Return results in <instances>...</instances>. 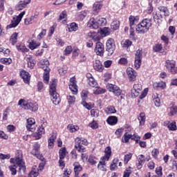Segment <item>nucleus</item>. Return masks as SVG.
Returning a JSON list of instances; mask_svg holds the SVG:
<instances>
[{
  "instance_id": "obj_1",
  "label": "nucleus",
  "mask_w": 177,
  "mask_h": 177,
  "mask_svg": "<svg viewBox=\"0 0 177 177\" xmlns=\"http://www.w3.org/2000/svg\"><path fill=\"white\" fill-rule=\"evenodd\" d=\"M10 162L12 163V165L9 166V169L12 175H16V174H17V170L16 169L17 167H19L20 173L26 172V163L23 160V153L21 151H18L15 158H11Z\"/></svg>"
},
{
  "instance_id": "obj_2",
  "label": "nucleus",
  "mask_w": 177,
  "mask_h": 177,
  "mask_svg": "<svg viewBox=\"0 0 177 177\" xmlns=\"http://www.w3.org/2000/svg\"><path fill=\"white\" fill-rule=\"evenodd\" d=\"M153 24L151 23V19H144L140 24L136 26V31L138 34H146Z\"/></svg>"
},
{
  "instance_id": "obj_3",
  "label": "nucleus",
  "mask_w": 177,
  "mask_h": 177,
  "mask_svg": "<svg viewBox=\"0 0 177 177\" xmlns=\"http://www.w3.org/2000/svg\"><path fill=\"white\" fill-rule=\"evenodd\" d=\"M107 24V20L102 17H97L95 19L94 18L90 19L87 24V27L94 30H97L99 27H103Z\"/></svg>"
},
{
  "instance_id": "obj_4",
  "label": "nucleus",
  "mask_w": 177,
  "mask_h": 177,
  "mask_svg": "<svg viewBox=\"0 0 177 177\" xmlns=\"http://www.w3.org/2000/svg\"><path fill=\"white\" fill-rule=\"evenodd\" d=\"M57 84V80H52L50 84V95L51 96V100L55 106H57L60 103V98L59 97V94L56 92V85Z\"/></svg>"
},
{
  "instance_id": "obj_5",
  "label": "nucleus",
  "mask_w": 177,
  "mask_h": 177,
  "mask_svg": "<svg viewBox=\"0 0 177 177\" xmlns=\"http://www.w3.org/2000/svg\"><path fill=\"white\" fill-rule=\"evenodd\" d=\"M18 106H20V107L25 110H30V111H37V110H38V104L37 103L27 102L23 99L19 100Z\"/></svg>"
},
{
  "instance_id": "obj_6",
  "label": "nucleus",
  "mask_w": 177,
  "mask_h": 177,
  "mask_svg": "<svg viewBox=\"0 0 177 177\" xmlns=\"http://www.w3.org/2000/svg\"><path fill=\"white\" fill-rule=\"evenodd\" d=\"M86 146L88 145V140L85 138H82L77 137L75 139V149L79 151V153H85L86 149L84 146Z\"/></svg>"
},
{
  "instance_id": "obj_7",
  "label": "nucleus",
  "mask_w": 177,
  "mask_h": 177,
  "mask_svg": "<svg viewBox=\"0 0 177 177\" xmlns=\"http://www.w3.org/2000/svg\"><path fill=\"white\" fill-rule=\"evenodd\" d=\"M24 15H26V11L21 12L17 17H13L12 20H11V23L6 26V29L10 30V28H16L21 21Z\"/></svg>"
},
{
  "instance_id": "obj_8",
  "label": "nucleus",
  "mask_w": 177,
  "mask_h": 177,
  "mask_svg": "<svg viewBox=\"0 0 177 177\" xmlns=\"http://www.w3.org/2000/svg\"><path fill=\"white\" fill-rule=\"evenodd\" d=\"M166 68L171 74H177L176 62L174 59H167L165 63Z\"/></svg>"
},
{
  "instance_id": "obj_9",
  "label": "nucleus",
  "mask_w": 177,
  "mask_h": 177,
  "mask_svg": "<svg viewBox=\"0 0 177 177\" xmlns=\"http://www.w3.org/2000/svg\"><path fill=\"white\" fill-rule=\"evenodd\" d=\"M108 56H111L115 50V41L113 38H109L106 43Z\"/></svg>"
},
{
  "instance_id": "obj_10",
  "label": "nucleus",
  "mask_w": 177,
  "mask_h": 177,
  "mask_svg": "<svg viewBox=\"0 0 177 177\" xmlns=\"http://www.w3.org/2000/svg\"><path fill=\"white\" fill-rule=\"evenodd\" d=\"M106 89L109 92H111L115 96H121V93H122V90L120 88V87L114 84H107Z\"/></svg>"
},
{
  "instance_id": "obj_11",
  "label": "nucleus",
  "mask_w": 177,
  "mask_h": 177,
  "mask_svg": "<svg viewBox=\"0 0 177 177\" xmlns=\"http://www.w3.org/2000/svg\"><path fill=\"white\" fill-rule=\"evenodd\" d=\"M142 50L138 49L136 53L135 61H134V67L138 70L142 66Z\"/></svg>"
},
{
  "instance_id": "obj_12",
  "label": "nucleus",
  "mask_w": 177,
  "mask_h": 177,
  "mask_svg": "<svg viewBox=\"0 0 177 177\" xmlns=\"http://www.w3.org/2000/svg\"><path fill=\"white\" fill-rule=\"evenodd\" d=\"M69 89L71 91L73 95H77V93H78V86H77V80L74 77L70 79Z\"/></svg>"
},
{
  "instance_id": "obj_13",
  "label": "nucleus",
  "mask_w": 177,
  "mask_h": 177,
  "mask_svg": "<svg viewBox=\"0 0 177 177\" xmlns=\"http://www.w3.org/2000/svg\"><path fill=\"white\" fill-rule=\"evenodd\" d=\"M126 73L130 82L136 81V77L138 75V73H136V71H135L133 68L131 67L127 68L126 70Z\"/></svg>"
},
{
  "instance_id": "obj_14",
  "label": "nucleus",
  "mask_w": 177,
  "mask_h": 177,
  "mask_svg": "<svg viewBox=\"0 0 177 177\" xmlns=\"http://www.w3.org/2000/svg\"><path fill=\"white\" fill-rule=\"evenodd\" d=\"M94 52L97 55V56H104V45L102 42L98 41L96 43Z\"/></svg>"
},
{
  "instance_id": "obj_15",
  "label": "nucleus",
  "mask_w": 177,
  "mask_h": 177,
  "mask_svg": "<svg viewBox=\"0 0 177 177\" xmlns=\"http://www.w3.org/2000/svg\"><path fill=\"white\" fill-rule=\"evenodd\" d=\"M140 92H142V84H135L131 89V97H138L140 95Z\"/></svg>"
},
{
  "instance_id": "obj_16",
  "label": "nucleus",
  "mask_w": 177,
  "mask_h": 177,
  "mask_svg": "<svg viewBox=\"0 0 177 177\" xmlns=\"http://www.w3.org/2000/svg\"><path fill=\"white\" fill-rule=\"evenodd\" d=\"M24 60L27 62L28 67H29V68H34L36 63L35 59H34V56L28 54L25 56Z\"/></svg>"
},
{
  "instance_id": "obj_17",
  "label": "nucleus",
  "mask_w": 177,
  "mask_h": 177,
  "mask_svg": "<svg viewBox=\"0 0 177 177\" xmlns=\"http://www.w3.org/2000/svg\"><path fill=\"white\" fill-rule=\"evenodd\" d=\"M26 128L28 131L34 132L35 131V119L30 118L27 120Z\"/></svg>"
},
{
  "instance_id": "obj_18",
  "label": "nucleus",
  "mask_w": 177,
  "mask_h": 177,
  "mask_svg": "<svg viewBox=\"0 0 177 177\" xmlns=\"http://www.w3.org/2000/svg\"><path fill=\"white\" fill-rule=\"evenodd\" d=\"M153 88L156 91H162L167 88V83L162 81L158 82H156L153 84Z\"/></svg>"
},
{
  "instance_id": "obj_19",
  "label": "nucleus",
  "mask_w": 177,
  "mask_h": 177,
  "mask_svg": "<svg viewBox=\"0 0 177 177\" xmlns=\"http://www.w3.org/2000/svg\"><path fill=\"white\" fill-rule=\"evenodd\" d=\"M20 75L25 84H30V79L31 78V76L30 75V73H28V72L26 71H21Z\"/></svg>"
},
{
  "instance_id": "obj_20",
  "label": "nucleus",
  "mask_w": 177,
  "mask_h": 177,
  "mask_svg": "<svg viewBox=\"0 0 177 177\" xmlns=\"http://www.w3.org/2000/svg\"><path fill=\"white\" fill-rule=\"evenodd\" d=\"M45 133V124H41V127L38 129L37 133L35 134V138L38 140L41 139L42 135Z\"/></svg>"
},
{
  "instance_id": "obj_21",
  "label": "nucleus",
  "mask_w": 177,
  "mask_h": 177,
  "mask_svg": "<svg viewBox=\"0 0 177 177\" xmlns=\"http://www.w3.org/2000/svg\"><path fill=\"white\" fill-rule=\"evenodd\" d=\"M164 126L167 127L169 131H176L177 129L176 122L170 123L169 121H166L164 122Z\"/></svg>"
},
{
  "instance_id": "obj_22",
  "label": "nucleus",
  "mask_w": 177,
  "mask_h": 177,
  "mask_svg": "<svg viewBox=\"0 0 177 177\" xmlns=\"http://www.w3.org/2000/svg\"><path fill=\"white\" fill-rule=\"evenodd\" d=\"M93 68L96 70V71H99V73H102L103 71V64L100 60H95L93 63Z\"/></svg>"
},
{
  "instance_id": "obj_23",
  "label": "nucleus",
  "mask_w": 177,
  "mask_h": 177,
  "mask_svg": "<svg viewBox=\"0 0 177 177\" xmlns=\"http://www.w3.org/2000/svg\"><path fill=\"white\" fill-rule=\"evenodd\" d=\"M73 166H74L75 176L79 177L78 175H80V172L82 171V167H81V165H80L79 162L73 163Z\"/></svg>"
},
{
  "instance_id": "obj_24",
  "label": "nucleus",
  "mask_w": 177,
  "mask_h": 177,
  "mask_svg": "<svg viewBox=\"0 0 177 177\" xmlns=\"http://www.w3.org/2000/svg\"><path fill=\"white\" fill-rule=\"evenodd\" d=\"M88 15H89V11L88 10L82 11L77 14V20H80V21H82V20H84L85 17L88 16Z\"/></svg>"
},
{
  "instance_id": "obj_25",
  "label": "nucleus",
  "mask_w": 177,
  "mask_h": 177,
  "mask_svg": "<svg viewBox=\"0 0 177 177\" xmlns=\"http://www.w3.org/2000/svg\"><path fill=\"white\" fill-rule=\"evenodd\" d=\"M105 155L102 157V160L109 161L110 157H111V147H107L104 150Z\"/></svg>"
},
{
  "instance_id": "obj_26",
  "label": "nucleus",
  "mask_w": 177,
  "mask_h": 177,
  "mask_svg": "<svg viewBox=\"0 0 177 177\" xmlns=\"http://www.w3.org/2000/svg\"><path fill=\"white\" fill-rule=\"evenodd\" d=\"M39 67L43 68L45 71V69L49 68V61L48 59H42L39 62Z\"/></svg>"
},
{
  "instance_id": "obj_27",
  "label": "nucleus",
  "mask_w": 177,
  "mask_h": 177,
  "mask_svg": "<svg viewBox=\"0 0 177 177\" xmlns=\"http://www.w3.org/2000/svg\"><path fill=\"white\" fill-rule=\"evenodd\" d=\"M38 17V15H32L30 17H28L25 19V24L26 26H28V24H32L35 21H37V19Z\"/></svg>"
},
{
  "instance_id": "obj_28",
  "label": "nucleus",
  "mask_w": 177,
  "mask_h": 177,
  "mask_svg": "<svg viewBox=\"0 0 177 177\" xmlns=\"http://www.w3.org/2000/svg\"><path fill=\"white\" fill-rule=\"evenodd\" d=\"M39 46H41V43L35 40H32L28 44V47L29 48L31 49V50H34V49H37V48H38Z\"/></svg>"
},
{
  "instance_id": "obj_29",
  "label": "nucleus",
  "mask_w": 177,
  "mask_h": 177,
  "mask_svg": "<svg viewBox=\"0 0 177 177\" xmlns=\"http://www.w3.org/2000/svg\"><path fill=\"white\" fill-rule=\"evenodd\" d=\"M102 8H103V4H102V3L95 2L93 6V11L95 12V13H99Z\"/></svg>"
},
{
  "instance_id": "obj_30",
  "label": "nucleus",
  "mask_w": 177,
  "mask_h": 177,
  "mask_svg": "<svg viewBox=\"0 0 177 177\" xmlns=\"http://www.w3.org/2000/svg\"><path fill=\"white\" fill-rule=\"evenodd\" d=\"M16 48L19 52H22V53H27L29 50L23 44H17Z\"/></svg>"
},
{
  "instance_id": "obj_31",
  "label": "nucleus",
  "mask_w": 177,
  "mask_h": 177,
  "mask_svg": "<svg viewBox=\"0 0 177 177\" xmlns=\"http://www.w3.org/2000/svg\"><path fill=\"white\" fill-rule=\"evenodd\" d=\"M68 31L69 32L78 31V25L75 22L71 23L69 25H68Z\"/></svg>"
},
{
  "instance_id": "obj_32",
  "label": "nucleus",
  "mask_w": 177,
  "mask_h": 177,
  "mask_svg": "<svg viewBox=\"0 0 177 177\" xmlns=\"http://www.w3.org/2000/svg\"><path fill=\"white\" fill-rule=\"evenodd\" d=\"M55 140H56V134H53L48 140V149H53Z\"/></svg>"
},
{
  "instance_id": "obj_33",
  "label": "nucleus",
  "mask_w": 177,
  "mask_h": 177,
  "mask_svg": "<svg viewBox=\"0 0 177 177\" xmlns=\"http://www.w3.org/2000/svg\"><path fill=\"white\" fill-rule=\"evenodd\" d=\"M158 10H160V13L165 15V17L169 16V10H168V8L165 6H160L158 7Z\"/></svg>"
},
{
  "instance_id": "obj_34",
  "label": "nucleus",
  "mask_w": 177,
  "mask_h": 177,
  "mask_svg": "<svg viewBox=\"0 0 177 177\" xmlns=\"http://www.w3.org/2000/svg\"><path fill=\"white\" fill-rule=\"evenodd\" d=\"M106 122L109 125H115L118 122V118L116 116H110L106 120Z\"/></svg>"
},
{
  "instance_id": "obj_35",
  "label": "nucleus",
  "mask_w": 177,
  "mask_h": 177,
  "mask_svg": "<svg viewBox=\"0 0 177 177\" xmlns=\"http://www.w3.org/2000/svg\"><path fill=\"white\" fill-rule=\"evenodd\" d=\"M111 28L113 31H116L120 28V21L118 20H113L111 24Z\"/></svg>"
},
{
  "instance_id": "obj_36",
  "label": "nucleus",
  "mask_w": 177,
  "mask_h": 177,
  "mask_svg": "<svg viewBox=\"0 0 177 177\" xmlns=\"http://www.w3.org/2000/svg\"><path fill=\"white\" fill-rule=\"evenodd\" d=\"M49 71H50V68L44 69V75L43 76V80L45 84H49Z\"/></svg>"
},
{
  "instance_id": "obj_37",
  "label": "nucleus",
  "mask_w": 177,
  "mask_h": 177,
  "mask_svg": "<svg viewBox=\"0 0 177 177\" xmlns=\"http://www.w3.org/2000/svg\"><path fill=\"white\" fill-rule=\"evenodd\" d=\"M120 160H118V158H115L112 163L110 165V169L111 171H115V169H117L118 167V162H119Z\"/></svg>"
},
{
  "instance_id": "obj_38",
  "label": "nucleus",
  "mask_w": 177,
  "mask_h": 177,
  "mask_svg": "<svg viewBox=\"0 0 177 177\" xmlns=\"http://www.w3.org/2000/svg\"><path fill=\"white\" fill-rule=\"evenodd\" d=\"M87 161L88 162H89L91 165H95V164H97V158H96V157L92 155H90L87 158Z\"/></svg>"
},
{
  "instance_id": "obj_39",
  "label": "nucleus",
  "mask_w": 177,
  "mask_h": 177,
  "mask_svg": "<svg viewBox=\"0 0 177 177\" xmlns=\"http://www.w3.org/2000/svg\"><path fill=\"white\" fill-rule=\"evenodd\" d=\"M106 161L102 158V161L99 162L97 168L100 171H106Z\"/></svg>"
},
{
  "instance_id": "obj_40",
  "label": "nucleus",
  "mask_w": 177,
  "mask_h": 177,
  "mask_svg": "<svg viewBox=\"0 0 177 177\" xmlns=\"http://www.w3.org/2000/svg\"><path fill=\"white\" fill-rule=\"evenodd\" d=\"M67 129L71 133H73V132H77V131H80V127L74 124H68Z\"/></svg>"
},
{
  "instance_id": "obj_41",
  "label": "nucleus",
  "mask_w": 177,
  "mask_h": 177,
  "mask_svg": "<svg viewBox=\"0 0 177 177\" xmlns=\"http://www.w3.org/2000/svg\"><path fill=\"white\" fill-rule=\"evenodd\" d=\"M67 154V151L66 150V147L61 148L59 151V156L61 160H64L66 158V155Z\"/></svg>"
},
{
  "instance_id": "obj_42",
  "label": "nucleus",
  "mask_w": 177,
  "mask_h": 177,
  "mask_svg": "<svg viewBox=\"0 0 177 177\" xmlns=\"http://www.w3.org/2000/svg\"><path fill=\"white\" fill-rule=\"evenodd\" d=\"M95 89L93 90L94 95H102L106 93V89L102 88L100 87H95Z\"/></svg>"
},
{
  "instance_id": "obj_43",
  "label": "nucleus",
  "mask_w": 177,
  "mask_h": 177,
  "mask_svg": "<svg viewBox=\"0 0 177 177\" xmlns=\"http://www.w3.org/2000/svg\"><path fill=\"white\" fill-rule=\"evenodd\" d=\"M19 35V33L14 32L10 39V42L12 44V45H15L17 42V37Z\"/></svg>"
},
{
  "instance_id": "obj_44",
  "label": "nucleus",
  "mask_w": 177,
  "mask_h": 177,
  "mask_svg": "<svg viewBox=\"0 0 177 177\" xmlns=\"http://www.w3.org/2000/svg\"><path fill=\"white\" fill-rule=\"evenodd\" d=\"M110 28L105 27L101 29V35H103V37H107V35H110Z\"/></svg>"
},
{
  "instance_id": "obj_45",
  "label": "nucleus",
  "mask_w": 177,
  "mask_h": 177,
  "mask_svg": "<svg viewBox=\"0 0 177 177\" xmlns=\"http://www.w3.org/2000/svg\"><path fill=\"white\" fill-rule=\"evenodd\" d=\"M129 20L130 27H132L137 21H138L139 18L138 17H133L131 15L129 17Z\"/></svg>"
},
{
  "instance_id": "obj_46",
  "label": "nucleus",
  "mask_w": 177,
  "mask_h": 177,
  "mask_svg": "<svg viewBox=\"0 0 177 177\" xmlns=\"http://www.w3.org/2000/svg\"><path fill=\"white\" fill-rule=\"evenodd\" d=\"M138 120L140 121V125H145V122H146V115L145 113H141L140 114Z\"/></svg>"
},
{
  "instance_id": "obj_47",
  "label": "nucleus",
  "mask_w": 177,
  "mask_h": 177,
  "mask_svg": "<svg viewBox=\"0 0 177 177\" xmlns=\"http://www.w3.org/2000/svg\"><path fill=\"white\" fill-rule=\"evenodd\" d=\"M132 153H127L126 155H124V164L125 165H127V164H128V162H129V161H131V160H132Z\"/></svg>"
},
{
  "instance_id": "obj_48",
  "label": "nucleus",
  "mask_w": 177,
  "mask_h": 177,
  "mask_svg": "<svg viewBox=\"0 0 177 177\" xmlns=\"http://www.w3.org/2000/svg\"><path fill=\"white\" fill-rule=\"evenodd\" d=\"M138 162H143L145 163V161H149L150 160V156H147L146 158L143 155H139L137 157Z\"/></svg>"
},
{
  "instance_id": "obj_49",
  "label": "nucleus",
  "mask_w": 177,
  "mask_h": 177,
  "mask_svg": "<svg viewBox=\"0 0 177 177\" xmlns=\"http://www.w3.org/2000/svg\"><path fill=\"white\" fill-rule=\"evenodd\" d=\"M130 139H132V135L125 133L122 137V142L123 143H128Z\"/></svg>"
},
{
  "instance_id": "obj_50",
  "label": "nucleus",
  "mask_w": 177,
  "mask_h": 177,
  "mask_svg": "<svg viewBox=\"0 0 177 177\" xmlns=\"http://www.w3.org/2000/svg\"><path fill=\"white\" fill-rule=\"evenodd\" d=\"M88 84L89 86H91V88H97V86H99L97 82L95 80V78L90 79V80H88Z\"/></svg>"
},
{
  "instance_id": "obj_51",
  "label": "nucleus",
  "mask_w": 177,
  "mask_h": 177,
  "mask_svg": "<svg viewBox=\"0 0 177 177\" xmlns=\"http://www.w3.org/2000/svg\"><path fill=\"white\" fill-rule=\"evenodd\" d=\"M153 103L156 107H160V97H158V94H154L153 96Z\"/></svg>"
},
{
  "instance_id": "obj_52",
  "label": "nucleus",
  "mask_w": 177,
  "mask_h": 177,
  "mask_svg": "<svg viewBox=\"0 0 177 177\" xmlns=\"http://www.w3.org/2000/svg\"><path fill=\"white\" fill-rule=\"evenodd\" d=\"M122 48H129L132 45V41L129 39L123 40L121 42Z\"/></svg>"
},
{
  "instance_id": "obj_53",
  "label": "nucleus",
  "mask_w": 177,
  "mask_h": 177,
  "mask_svg": "<svg viewBox=\"0 0 177 177\" xmlns=\"http://www.w3.org/2000/svg\"><path fill=\"white\" fill-rule=\"evenodd\" d=\"M0 63H2V64H6V66H9V64H12V59L11 58H1Z\"/></svg>"
},
{
  "instance_id": "obj_54",
  "label": "nucleus",
  "mask_w": 177,
  "mask_h": 177,
  "mask_svg": "<svg viewBox=\"0 0 177 177\" xmlns=\"http://www.w3.org/2000/svg\"><path fill=\"white\" fill-rule=\"evenodd\" d=\"M67 70H68L67 66H63L59 68V69H58L59 74H60V75H65L67 73Z\"/></svg>"
},
{
  "instance_id": "obj_55",
  "label": "nucleus",
  "mask_w": 177,
  "mask_h": 177,
  "mask_svg": "<svg viewBox=\"0 0 177 177\" xmlns=\"http://www.w3.org/2000/svg\"><path fill=\"white\" fill-rule=\"evenodd\" d=\"M105 111L108 114H115V113H117V111L114 106H108L106 108Z\"/></svg>"
},
{
  "instance_id": "obj_56",
  "label": "nucleus",
  "mask_w": 177,
  "mask_h": 177,
  "mask_svg": "<svg viewBox=\"0 0 177 177\" xmlns=\"http://www.w3.org/2000/svg\"><path fill=\"white\" fill-rule=\"evenodd\" d=\"M177 113V106H170V111L169 113V115L172 117V115H175Z\"/></svg>"
},
{
  "instance_id": "obj_57",
  "label": "nucleus",
  "mask_w": 177,
  "mask_h": 177,
  "mask_svg": "<svg viewBox=\"0 0 177 177\" xmlns=\"http://www.w3.org/2000/svg\"><path fill=\"white\" fill-rule=\"evenodd\" d=\"M26 4L23 1H19V3L16 6V10H23L26 8Z\"/></svg>"
},
{
  "instance_id": "obj_58",
  "label": "nucleus",
  "mask_w": 177,
  "mask_h": 177,
  "mask_svg": "<svg viewBox=\"0 0 177 177\" xmlns=\"http://www.w3.org/2000/svg\"><path fill=\"white\" fill-rule=\"evenodd\" d=\"M131 174H132V168L131 167H128L124 171L123 177H129V176H131Z\"/></svg>"
},
{
  "instance_id": "obj_59",
  "label": "nucleus",
  "mask_w": 177,
  "mask_h": 177,
  "mask_svg": "<svg viewBox=\"0 0 177 177\" xmlns=\"http://www.w3.org/2000/svg\"><path fill=\"white\" fill-rule=\"evenodd\" d=\"M91 117H94L95 118H97L99 117V109H91Z\"/></svg>"
},
{
  "instance_id": "obj_60",
  "label": "nucleus",
  "mask_w": 177,
  "mask_h": 177,
  "mask_svg": "<svg viewBox=\"0 0 177 177\" xmlns=\"http://www.w3.org/2000/svg\"><path fill=\"white\" fill-rule=\"evenodd\" d=\"M88 126L92 129H97V128H99V124H97V122H96V120H93Z\"/></svg>"
},
{
  "instance_id": "obj_61",
  "label": "nucleus",
  "mask_w": 177,
  "mask_h": 177,
  "mask_svg": "<svg viewBox=\"0 0 177 177\" xmlns=\"http://www.w3.org/2000/svg\"><path fill=\"white\" fill-rule=\"evenodd\" d=\"M46 35V30L43 29L41 32L37 35V41H41Z\"/></svg>"
},
{
  "instance_id": "obj_62",
  "label": "nucleus",
  "mask_w": 177,
  "mask_h": 177,
  "mask_svg": "<svg viewBox=\"0 0 177 177\" xmlns=\"http://www.w3.org/2000/svg\"><path fill=\"white\" fill-rule=\"evenodd\" d=\"M59 20H67V11L64 10L59 15Z\"/></svg>"
},
{
  "instance_id": "obj_63",
  "label": "nucleus",
  "mask_w": 177,
  "mask_h": 177,
  "mask_svg": "<svg viewBox=\"0 0 177 177\" xmlns=\"http://www.w3.org/2000/svg\"><path fill=\"white\" fill-rule=\"evenodd\" d=\"M88 92L86 90H83L81 93V97L82 100H86L88 99Z\"/></svg>"
},
{
  "instance_id": "obj_64",
  "label": "nucleus",
  "mask_w": 177,
  "mask_h": 177,
  "mask_svg": "<svg viewBox=\"0 0 177 177\" xmlns=\"http://www.w3.org/2000/svg\"><path fill=\"white\" fill-rule=\"evenodd\" d=\"M37 88L38 92H42V90L44 89V83L42 82H38Z\"/></svg>"
}]
</instances>
